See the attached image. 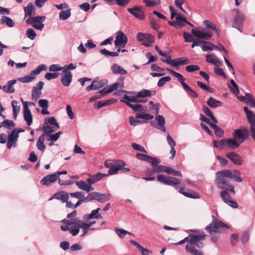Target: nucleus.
<instances>
[{
  "mask_svg": "<svg viewBox=\"0 0 255 255\" xmlns=\"http://www.w3.org/2000/svg\"><path fill=\"white\" fill-rule=\"evenodd\" d=\"M230 175V170L225 169L219 171L216 174L215 182L219 188L227 190L235 194L234 186L229 183L230 180H231Z\"/></svg>",
  "mask_w": 255,
  "mask_h": 255,
  "instance_id": "obj_1",
  "label": "nucleus"
},
{
  "mask_svg": "<svg viewBox=\"0 0 255 255\" xmlns=\"http://www.w3.org/2000/svg\"><path fill=\"white\" fill-rule=\"evenodd\" d=\"M213 219L212 222L207 226L205 230L210 233L211 235V240L214 243H216L220 237V236L216 234L217 233H222V228H229V226L223 222L216 219V217L212 215Z\"/></svg>",
  "mask_w": 255,
  "mask_h": 255,
  "instance_id": "obj_2",
  "label": "nucleus"
},
{
  "mask_svg": "<svg viewBox=\"0 0 255 255\" xmlns=\"http://www.w3.org/2000/svg\"><path fill=\"white\" fill-rule=\"evenodd\" d=\"M62 222L67 225H73L74 228L72 229L70 231V233L73 236H75L78 234L80 228L83 229V233L81 235V237L84 236L87 234L88 233V230L90 229V228L88 227V225H86V223H84L83 221L78 219H76L73 221L63 219Z\"/></svg>",
  "mask_w": 255,
  "mask_h": 255,
  "instance_id": "obj_3",
  "label": "nucleus"
},
{
  "mask_svg": "<svg viewBox=\"0 0 255 255\" xmlns=\"http://www.w3.org/2000/svg\"><path fill=\"white\" fill-rule=\"evenodd\" d=\"M206 235H197V234H190L188 237L185 238L183 240L179 241L177 243L174 244V245H181L185 242L188 243V244L191 243L196 244V246L198 248H202L204 246L203 241L205 240Z\"/></svg>",
  "mask_w": 255,
  "mask_h": 255,
  "instance_id": "obj_4",
  "label": "nucleus"
},
{
  "mask_svg": "<svg viewBox=\"0 0 255 255\" xmlns=\"http://www.w3.org/2000/svg\"><path fill=\"white\" fill-rule=\"evenodd\" d=\"M45 19L44 16H37L34 17H30L26 20L25 22L28 24H31L32 26L38 30H41L44 25L42 23Z\"/></svg>",
  "mask_w": 255,
  "mask_h": 255,
  "instance_id": "obj_5",
  "label": "nucleus"
},
{
  "mask_svg": "<svg viewBox=\"0 0 255 255\" xmlns=\"http://www.w3.org/2000/svg\"><path fill=\"white\" fill-rule=\"evenodd\" d=\"M157 180L165 185L170 186H175L181 184V180L180 179L170 176L165 177V175L162 174L158 175L157 177Z\"/></svg>",
  "mask_w": 255,
  "mask_h": 255,
  "instance_id": "obj_6",
  "label": "nucleus"
},
{
  "mask_svg": "<svg viewBox=\"0 0 255 255\" xmlns=\"http://www.w3.org/2000/svg\"><path fill=\"white\" fill-rule=\"evenodd\" d=\"M233 137L241 144L248 137L249 131L247 128L237 129L235 130Z\"/></svg>",
  "mask_w": 255,
  "mask_h": 255,
  "instance_id": "obj_7",
  "label": "nucleus"
},
{
  "mask_svg": "<svg viewBox=\"0 0 255 255\" xmlns=\"http://www.w3.org/2000/svg\"><path fill=\"white\" fill-rule=\"evenodd\" d=\"M126 165V163L122 161L119 160L116 162V164L111 167L108 170V173L107 175L115 174L118 173V171L121 170L124 172H128L129 171V169L128 168L124 167Z\"/></svg>",
  "mask_w": 255,
  "mask_h": 255,
  "instance_id": "obj_8",
  "label": "nucleus"
},
{
  "mask_svg": "<svg viewBox=\"0 0 255 255\" xmlns=\"http://www.w3.org/2000/svg\"><path fill=\"white\" fill-rule=\"evenodd\" d=\"M245 18V16L241 13L239 10H236V13L234 17V20L232 26L238 29L240 32H242V26Z\"/></svg>",
  "mask_w": 255,
  "mask_h": 255,
  "instance_id": "obj_9",
  "label": "nucleus"
},
{
  "mask_svg": "<svg viewBox=\"0 0 255 255\" xmlns=\"http://www.w3.org/2000/svg\"><path fill=\"white\" fill-rule=\"evenodd\" d=\"M114 42L116 47H125L128 43V37L122 31L119 30L116 33Z\"/></svg>",
  "mask_w": 255,
  "mask_h": 255,
  "instance_id": "obj_10",
  "label": "nucleus"
},
{
  "mask_svg": "<svg viewBox=\"0 0 255 255\" xmlns=\"http://www.w3.org/2000/svg\"><path fill=\"white\" fill-rule=\"evenodd\" d=\"M161 162L160 159L154 157L153 159V160L151 162V165H152V171L150 170L149 171V172H155V173H160V172H164L165 168L166 166H161L159 165V163H160Z\"/></svg>",
  "mask_w": 255,
  "mask_h": 255,
  "instance_id": "obj_11",
  "label": "nucleus"
},
{
  "mask_svg": "<svg viewBox=\"0 0 255 255\" xmlns=\"http://www.w3.org/2000/svg\"><path fill=\"white\" fill-rule=\"evenodd\" d=\"M128 11L133 15L136 18L143 20L145 18V14L141 10V7L138 6H135L133 8H128Z\"/></svg>",
  "mask_w": 255,
  "mask_h": 255,
  "instance_id": "obj_12",
  "label": "nucleus"
},
{
  "mask_svg": "<svg viewBox=\"0 0 255 255\" xmlns=\"http://www.w3.org/2000/svg\"><path fill=\"white\" fill-rule=\"evenodd\" d=\"M44 84V82L40 81L36 84V86L33 87L31 94L33 100H36L39 98L42 94L41 90Z\"/></svg>",
  "mask_w": 255,
  "mask_h": 255,
  "instance_id": "obj_13",
  "label": "nucleus"
},
{
  "mask_svg": "<svg viewBox=\"0 0 255 255\" xmlns=\"http://www.w3.org/2000/svg\"><path fill=\"white\" fill-rule=\"evenodd\" d=\"M124 77H120L118 79L117 82L111 85L109 88L106 90V91H103L105 93H110L118 89L119 87H123L124 86Z\"/></svg>",
  "mask_w": 255,
  "mask_h": 255,
  "instance_id": "obj_14",
  "label": "nucleus"
},
{
  "mask_svg": "<svg viewBox=\"0 0 255 255\" xmlns=\"http://www.w3.org/2000/svg\"><path fill=\"white\" fill-rule=\"evenodd\" d=\"M227 157L237 165H242L244 161L243 158L239 154L234 152L227 154Z\"/></svg>",
  "mask_w": 255,
  "mask_h": 255,
  "instance_id": "obj_15",
  "label": "nucleus"
},
{
  "mask_svg": "<svg viewBox=\"0 0 255 255\" xmlns=\"http://www.w3.org/2000/svg\"><path fill=\"white\" fill-rule=\"evenodd\" d=\"M191 32L194 36L198 38L210 40L212 37V34L210 33L202 32L198 29H192Z\"/></svg>",
  "mask_w": 255,
  "mask_h": 255,
  "instance_id": "obj_16",
  "label": "nucleus"
},
{
  "mask_svg": "<svg viewBox=\"0 0 255 255\" xmlns=\"http://www.w3.org/2000/svg\"><path fill=\"white\" fill-rule=\"evenodd\" d=\"M72 77L71 72L62 73L61 75V81L62 85L65 87L69 86L72 81Z\"/></svg>",
  "mask_w": 255,
  "mask_h": 255,
  "instance_id": "obj_17",
  "label": "nucleus"
},
{
  "mask_svg": "<svg viewBox=\"0 0 255 255\" xmlns=\"http://www.w3.org/2000/svg\"><path fill=\"white\" fill-rule=\"evenodd\" d=\"M58 179L57 175L55 174L47 175L44 177L41 180V183L43 185L48 186L50 184L55 182Z\"/></svg>",
  "mask_w": 255,
  "mask_h": 255,
  "instance_id": "obj_18",
  "label": "nucleus"
},
{
  "mask_svg": "<svg viewBox=\"0 0 255 255\" xmlns=\"http://www.w3.org/2000/svg\"><path fill=\"white\" fill-rule=\"evenodd\" d=\"M179 192L188 198L193 199H198L200 198V196L198 193L192 190L186 189L184 187L181 188L180 189Z\"/></svg>",
  "mask_w": 255,
  "mask_h": 255,
  "instance_id": "obj_19",
  "label": "nucleus"
},
{
  "mask_svg": "<svg viewBox=\"0 0 255 255\" xmlns=\"http://www.w3.org/2000/svg\"><path fill=\"white\" fill-rule=\"evenodd\" d=\"M196 244L191 243L186 246V251L187 252L193 255H204L203 253L200 250H198L195 248Z\"/></svg>",
  "mask_w": 255,
  "mask_h": 255,
  "instance_id": "obj_20",
  "label": "nucleus"
},
{
  "mask_svg": "<svg viewBox=\"0 0 255 255\" xmlns=\"http://www.w3.org/2000/svg\"><path fill=\"white\" fill-rule=\"evenodd\" d=\"M75 183L78 187L83 190L86 191L87 192L93 191L94 188L89 183H86L83 180L75 181Z\"/></svg>",
  "mask_w": 255,
  "mask_h": 255,
  "instance_id": "obj_21",
  "label": "nucleus"
},
{
  "mask_svg": "<svg viewBox=\"0 0 255 255\" xmlns=\"http://www.w3.org/2000/svg\"><path fill=\"white\" fill-rule=\"evenodd\" d=\"M122 102L125 103L127 105V103H136V102H144L142 100L139 99L138 97L137 96V94L135 96H128L127 95H125L123 97V99L121 100Z\"/></svg>",
  "mask_w": 255,
  "mask_h": 255,
  "instance_id": "obj_22",
  "label": "nucleus"
},
{
  "mask_svg": "<svg viewBox=\"0 0 255 255\" xmlns=\"http://www.w3.org/2000/svg\"><path fill=\"white\" fill-rule=\"evenodd\" d=\"M106 176V174L97 173L95 175L90 176L89 178L87 179L86 181L88 183L92 186V184H94Z\"/></svg>",
  "mask_w": 255,
  "mask_h": 255,
  "instance_id": "obj_23",
  "label": "nucleus"
},
{
  "mask_svg": "<svg viewBox=\"0 0 255 255\" xmlns=\"http://www.w3.org/2000/svg\"><path fill=\"white\" fill-rule=\"evenodd\" d=\"M16 80H12L9 81L6 85H4L2 88L3 91L6 93H13L15 92V89L13 85L16 83Z\"/></svg>",
  "mask_w": 255,
  "mask_h": 255,
  "instance_id": "obj_24",
  "label": "nucleus"
},
{
  "mask_svg": "<svg viewBox=\"0 0 255 255\" xmlns=\"http://www.w3.org/2000/svg\"><path fill=\"white\" fill-rule=\"evenodd\" d=\"M15 130H13L12 132L9 134L8 137V141L7 143V147L8 149L11 148L12 145L15 144V141L17 138L18 137L17 133H15Z\"/></svg>",
  "mask_w": 255,
  "mask_h": 255,
  "instance_id": "obj_25",
  "label": "nucleus"
},
{
  "mask_svg": "<svg viewBox=\"0 0 255 255\" xmlns=\"http://www.w3.org/2000/svg\"><path fill=\"white\" fill-rule=\"evenodd\" d=\"M24 17L29 16L32 17V15L35 14V10L32 3H28L27 5L24 7Z\"/></svg>",
  "mask_w": 255,
  "mask_h": 255,
  "instance_id": "obj_26",
  "label": "nucleus"
},
{
  "mask_svg": "<svg viewBox=\"0 0 255 255\" xmlns=\"http://www.w3.org/2000/svg\"><path fill=\"white\" fill-rule=\"evenodd\" d=\"M155 120L157 122V124L158 126L157 128L161 131L165 132L166 128L164 126L165 124L164 118L162 116L157 115L155 118Z\"/></svg>",
  "mask_w": 255,
  "mask_h": 255,
  "instance_id": "obj_27",
  "label": "nucleus"
},
{
  "mask_svg": "<svg viewBox=\"0 0 255 255\" xmlns=\"http://www.w3.org/2000/svg\"><path fill=\"white\" fill-rule=\"evenodd\" d=\"M206 58L207 62L212 63L215 65H218V64L221 65L222 64V61L219 60L214 54H207L206 55Z\"/></svg>",
  "mask_w": 255,
  "mask_h": 255,
  "instance_id": "obj_28",
  "label": "nucleus"
},
{
  "mask_svg": "<svg viewBox=\"0 0 255 255\" xmlns=\"http://www.w3.org/2000/svg\"><path fill=\"white\" fill-rule=\"evenodd\" d=\"M111 70L115 74L125 75L127 74V71L122 66L116 64H113L111 66Z\"/></svg>",
  "mask_w": 255,
  "mask_h": 255,
  "instance_id": "obj_29",
  "label": "nucleus"
},
{
  "mask_svg": "<svg viewBox=\"0 0 255 255\" xmlns=\"http://www.w3.org/2000/svg\"><path fill=\"white\" fill-rule=\"evenodd\" d=\"M207 104L211 108H216L221 107L222 103L221 101L215 99L213 97H210L207 101Z\"/></svg>",
  "mask_w": 255,
  "mask_h": 255,
  "instance_id": "obj_30",
  "label": "nucleus"
},
{
  "mask_svg": "<svg viewBox=\"0 0 255 255\" xmlns=\"http://www.w3.org/2000/svg\"><path fill=\"white\" fill-rule=\"evenodd\" d=\"M167 70L169 72L170 74L173 75L178 79V81L180 82V83H181L183 88L184 85H187L184 82L185 78L181 74L176 72H175L173 70L169 68H167Z\"/></svg>",
  "mask_w": 255,
  "mask_h": 255,
  "instance_id": "obj_31",
  "label": "nucleus"
},
{
  "mask_svg": "<svg viewBox=\"0 0 255 255\" xmlns=\"http://www.w3.org/2000/svg\"><path fill=\"white\" fill-rule=\"evenodd\" d=\"M68 194L64 192L56 193L54 194L52 197V199L60 200L63 203H65L66 201H67V200H68Z\"/></svg>",
  "mask_w": 255,
  "mask_h": 255,
  "instance_id": "obj_32",
  "label": "nucleus"
},
{
  "mask_svg": "<svg viewBox=\"0 0 255 255\" xmlns=\"http://www.w3.org/2000/svg\"><path fill=\"white\" fill-rule=\"evenodd\" d=\"M11 106L12 107V112H13V118L15 120H16L17 116L19 114L20 109V106L19 103L15 100L12 101Z\"/></svg>",
  "mask_w": 255,
  "mask_h": 255,
  "instance_id": "obj_33",
  "label": "nucleus"
},
{
  "mask_svg": "<svg viewBox=\"0 0 255 255\" xmlns=\"http://www.w3.org/2000/svg\"><path fill=\"white\" fill-rule=\"evenodd\" d=\"M240 143L233 137V138L227 139V146L232 149L238 147Z\"/></svg>",
  "mask_w": 255,
  "mask_h": 255,
  "instance_id": "obj_34",
  "label": "nucleus"
},
{
  "mask_svg": "<svg viewBox=\"0 0 255 255\" xmlns=\"http://www.w3.org/2000/svg\"><path fill=\"white\" fill-rule=\"evenodd\" d=\"M230 176L231 179H233L235 181L238 182H241L243 181V179L240 177L241 173L238 170H234L232 171L230 170Z\"/></svg>",
  "mask_w": 255,
  "mask_h": 255,
  "instance_id": "obj_35",
  "label": "nucleus"
},
{
  "mask_svg": "<svg viewBox=\"0 0 255 255\" xmlns=\"http://www.w3.org/2000/svg\"><path fill=\"white\" fill-rule=\"evenodd\" d=\"M136 157L138 159L147 161L150 163H151L153 159L154 158V157H152L151 156L147 155L146 153L142 154L140 153H136Z\"/></svg>",
  "mask_w": 255,
  "mask_h": 255,
  "instance_id": "obj_36",
  "label": "nucleus"
},
{
  "mask_svg": "<svg viewBox=\"0 0 255 255\" xmlns=\"http://www.w3.org/2000/svg\"><path fill=\"white\" fill-rule=\"evenodd\" d=\"M202 110L203 112L209 117H210L211 120L213 121V122L215 123H218V120L215 118V117L214 116L213 113H212L211 111L210 110V109L206 106V105H203L202 106Z\"/></svg>",
  "mask_w": 255,
  "mask_h": 255,
  "instance_id": "obj_37",
  "label": "nucleus"
},
{
  "mask_svg": "<svg viewBox=\"0 0 255 255\" xmlns=\"http://www.w3.org/2000/svg\"><path fill=\"white\" fill-rule=\"evenodd\" d=\"M164 172L168 174H171L173 176L180 177H182V173L180 171L178 170H175L170 167L166 166L165 168Z\"/></svg>",
  "mask_w": 255,
  "mask_h": 255,
  "instance_id": "obj_38",
  "label": "nucleus"
},
{
  "mask_svg": "<svg viewBox=\"0 0 255 255\" xmlns=\"http://www.w3.org/2000/svg\"><path fill=\"white\" fill-rule=\"evenodd\" d=\"M116 100L114 99L108 100H105V101H100L95 103V105H96V108L97 109H100L102 108L103 106L109 105L112 104H113L115 103Z\"/></svg>",
  "mask_w": 255,
  "mask_h": 255,
  "instance_id": "obj_39",
  "label": "nucleus"
},
{
  "mask_svg": "<svg viewBox=\"0 0 255 255\" xmlns=\"http://www.w3.org/2000/svg\"><path fill=\"white\" fill-rule=\"evenodd\" d=\"M44 141L45 137H44V135H41L38 138L36 142L37 148L42 151H43L46 148V146L44 143Z\"/></svg>",
  "mask_w": 255,
  "mask_h": 255,
  "instance_id": "obj_40",
  "label": "nucleus"
},
{
  "mask_svg": "<svg viewBox=\"0 0 255 255\" xmlns=\"http://www.w3.org/2000/svg\"><path fill=\"white\" fill-rule=\"evenodd\" d=\"M190 63V60L186 57H182L175 59L174 66L178 67L180 65L188 64Z\"/></svg>",
  "mask_w": 255,
  "mask_h": 255,
  "instance_id": "obj_41",
  "label": "nucleus"
},
{
  "mask_svg": "<svg viewBox=\"0 0 255 255\" xmlns=\"http://www.w3.org/2000/svg\"><path fill=\"white\" fill-rule=\"evenodd\" d=\"M23 117L24 121L26 122L28 126H30L32 123V116L30 110H26L23 112Z\"/></svg>",
  "mask_w": 255,
  "mask_h": 255,
  "instance_id": "obj_42",
  "label": "nucleus"
},
{
  "mask_svg": "<svg viewBox=\"0 0 255 255\" xmlns=\"http://www.w3.org/2000/svg\"><path fill=\"white\" fill-rule=\"evenodd\" d=\"M227 191V190H224L220 192L221 197L226 204L232 200L230 195Z\"/></svg>",
  "mask_w": 255,
  "mask_h": 255,
  "instance_id": "obj_43",
  "label": "nucleus"
},
{
  "mask_svg": "<svg viewBox=\"0 0 255 255\" xmlns=\"http://www.w3.org/2000/svg\"><path fill=\"white\" fill-rule=\"evenodd\" d=\"M127 106L135 112H142L144 110L143 107L141 104H132L130 103H128Z\"/></svg>",
  "mask_w": 255,
  "mask_h": 255,
  "instance_id": "obj_44",
  "label": "nucleus"
},
{
  "mask_svg": "<svg viewBox=\"0 0 255 255\" xmlns=\"http://www.w3.org/2000/svg\"><path fill=\"white\" fill-rule=\"evenodd\" d=\"M143 2L147 7H153L159 5L160 3V0H143Z\"/></svg>",
  "mask_w": 255,
  "mask_h": 255,
  "instance_id": "obj_45",
  "label": "nucleus"
},
{
  "mask_svg": "<svg viewBox=\"0 0 255 255\" xmlns=\"http://www.w3.org/2000/svg\"><path fill=\"white\" fill-rule=\"evenodd\" d=\"M111 195L110 194L99 193L97 201L100 202H105L110 199Z\"/></svg>",
  "mask_w": 255,
  "mask_h": 255,
  "instance_id": "obj_46",
  "label": "nucleus"
},
{
  "mask_svg": "<svg viewBox=\"0 0 255 255\" xmlns=\"http://www.w3.org/2000/svg\"><path fill=\"white\" fill-rule=\"evenodd\" d=\"M203 24L204 25L206 26V27L207 28L214 29L218 33L220 31L219 28L218 27H217L214 23H212V22L210 21L209 20H204Z\"/></svg>",
  "mask_w": 255,
  "mask_h": 255,
  "instance_id": "obj_47",
  "label": "nucleus"
},
{
  "mask_svg": "<svg viewBox=\"0 0 255 255\" xmlns=\"http://www.w3.org/2000/svg\"><path fill=\"white\" fill-rule=\"evenodd\" d=\"M183 88L192 98H196L198 97V96L196 92L188 85H184Z\"/></svg>",
  "mask_w": 255,
  "mask_h": 255,
  "instance_id": "obj_48",
  "label": "nucleus"
},
{
  "mask_svg": "<svg viewBox=\"0 0 255 255\" xmlns=\"http://www.w3.org/2000/svg\"><path fill=\"white\" fill-rule=\"evenodd\" d=\"M1 22L2 23H5L7 26L11 27L14 25V22L9 17L6 16H2Z\"/></svg>",
  "mask_w": 255,
  "mask_h": 255,
  "instance_id": "obj_49",
  "label": "nucleus"
},
{
  "mask_svg": "<svg viewBox=\"0 0 255 255\" xmlns=\"http://www.w3.org/2000/svg\"><path fill=\"white\" fill-rule=\"evenodd\" d=\"M238 99L242 102H244L245 103H248V101L252 100V99H254L253 96L250 93H246L245 96H239Z\"/></svg>",
  "mask_w": 255,
  "mask_h": 255,
  "instance_id": "obj_50",
  "label": "nucleus"
},
{
  "mask_svg": "<svg viewBox=\"0 0 255 255\" xmlns=\"http://www.w3.org/2000/svg\"><path fill=\"white\" fill-rule=\"evenodd\" d=\"M46 69V65L43 64L40 65L36 69L32 70L30 72V74L32 76V77H35V75H38L43 70H45Z\"/></svg>",
  "mask_w": 255,
  "mask_h": 255,
  "instance_id": "obj_51",
  "label": "nucleus"
},
{
  "mask_svg": "<svg viewBox=\"0 0 255 255\" xmlns=\"http://www.w3.org/2000/svg\"><path fill=\"white\" fill-rule=\"evenodd\" d=\"M103 91H106V89H103L101 91H100L99 92L97 93L95 95L91 97L90 98V101H94L96 100L99 99L101 98L103 96H105L107 93H105L103 92Z\"/></svg>",
  "mask_w": 255,
  "mask_h": 255,
  "instance_id": "obj_52",
  "label": "nucleus"
},
{
  "mask_svg": "<svg viewBox=\"0 0 255 255\" xmlns=\"http://www.w3.org/2000/svg\"><path fill=\"white\" fill-rule=\"evenodd\" d=\"M154 40V38L152 35L146 33L145 41L143 42V44L146 46H149L150 43L153 42Z\"/></svg>",
  "mask_w": 255,
  "mask_h": 255,
  "instance_id": "obj_53",
  "label": "nucleus"
},
{
  "mask_svg": "<svg viewBox=\"0 0 255 255\" xmlns=\"http://www.w3.org/2000/svg\"><path fill=\"white\" fill-rule=\"evenodd\" d=\"M115 231L119 237L121 238H124L128 234L129 235L131 234L130 233L128 232L127 231L123 229H119L118 228H115Z\"/></svg>",
  "mask_w": 255,
  "mask_h": 255,
  "instance_id": "obj_54",
  "label": "nucleus"
},
{
  "mask_svg": "<svg viewBox=\"0 0 255 255\" xmlns=\"http://www.w3.org/2000/svg\"><path fill=\"white\" fill-rule=\"evenodd\" d=\"M153 118H154L153 116H152L150 114H142L137 113L135 116L136 119H144L146 120H152V119H153Z\"/></svg>",
  "mask_w": 255,
  "mask_h": 255,
  "instance_id": "obj_55",
  "label": "nucleus"
},
{
  "mask_svg": "<svg viewBox=\"0 0 255 255\" xmlns=\"http://www.w3.org/2000/svg\"><path fill=\"white\" fill-rule=\"evenodd\" d=\"M138 98L150 97L151 96V91L148 90L143 89L137 93Z\"/></svg>",
  "mask_w": 255,
  "mask_h": 255,
  "instance_id": "obj_56",
  "label": "nucleus"
},
{
  "mask_svg": "<svg viewBox=\"0 0 255 255\" xmlns=\"http://www.w3.org/2000/svg\"><path fill=\"white\" fill-rule=\"evenodd\" d=\"M35 78V77H32V76L30 74L29 75H27L22 77L18 78V81L22 82V83H28L32 81Z\"/></svg>",
  "mask_w": 255,
  "mask_h": 255,
  "instance_id": "obj_57",
  "label": "nucleus"
},
{
  "mask_svg": "<svg viewBox=\"0 0 255 255\" xmlns=\"http://www.w3.org/2000/svg\"><path fill=\"white\" fill-rule=\"evenodd\" d=\"M230 83L231 86H232V87H230L231 91L235 95L238 94L240 91L236 83L233 79L231 80Z\"/></svg>",
  "mask_w": 255,
  "mask_h": 255,
  "instance_id": "obj_58",
  "label": "nucleus"
},
{
  "mask_svg": "<svg viewBox=\"0 0 255 255\" xmlns=\"http://www.w3.org/2000/svg\"><path fill=\"white\" fill-rule=\"evenodd\" d=\"M26 36L31 40H33L36 36L35 31L32 28H28L26 31Z\"/></svg>",
  "mask_w": 255,
  "mask_h": 255,
  "instance_id": "obj_59",
  "label": "nucleus"
},
{
  "mask_svg": "<svg viewBox=\"0 0 255 255\" xmlns=\"http://www.w3.org/2000/svg\"><path fill=\"white\" fill-rule=\"evenodd\" d=\"M197 84L199 87L204 90L208 91L210 93H213L214 92V90L213 88H211L209 87L206 86L205 84L201 81H197Z\"/></svg>",
  "mask_w": 255,
  "mask_h": 255,
  "instance_id": "obj_60",
  "label": "nucleus"
},
{
  "mask_svg": "<svg viewBox=\"0 0 255 255\" xmlns=\"http://www.w3.org/2000/svg\"><path fill=\"white\" fill-rule=\"evenodd\" d=\"M170 80L171 77L170 76L162 77L159 80L157 83V86L159 87H162L165 84L166 82H169Z\"/></svg>",
  "mask_w": 255,
  "mask_h": 255,
  "instance_id": "obj_61",
  "label": "nucleus"
},
{
  "mask_svg": "<svg viewBox=\"0 0 255 255\" xmlns=\"http://www.w3.org/2000/svg\"><path fill=\"white\" fill-rule=\"evenodd\" d=\"M71 15L70 10H63L60 12V18L62 20H66Z\"/></svg>",
  "mask_w": 255,
  "mask_h": 255,
  "instance_id": "obj_62",
  "label": "nucleus"
},
{
  "mask_svg": "<svg viewBox=\"0 0 255 255\" xmlns=\"http://www.w3.org/2000/svg\"><path fill=\"white\" fill-rule=\"evenodd\" d=\"M150 23L151 27L155 30H158L160 28L158 21L154 18L150 17Z\"/></svg>",
  "mask_w": 255,
  "mask_h": 255,
  "instance_id": "obj_63",
  "label": "nucleus"
},
{
  "mask_svg": "<svg viewBox=\"0 0 255 255\" xmlns=\"http://www.w3.org/2000/svg\"><path fill=\"white\" fill-rule=\"evenodd\" d=\"M247 118L248 122L251 124V126H252V125H255V115L253 112L250 114H248Z\"/></svg>",
  "mask_w": 255,
  "mask_h": 255,
  "instance_id": "obj_64",
  "label": "nucleus"
}]
</instances>
